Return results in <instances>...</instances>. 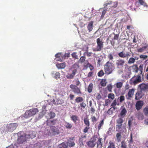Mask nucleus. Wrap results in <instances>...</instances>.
I'll list each match as a JSON object with an SVG mask.
<instances>
[{"instance_id":"4c0bfd02","label":"nucleus","mask_w":148,"mask_h":148,"mask_svg":"<svg viewBox=\"0 0 148 148\" xmlns=\"http://www.w3.org/2000/svg\"><path fill=\"white\" fill-rule=\"evenodd\" d=\"M86 58V57L85 56H82L81 57L79 60V62L81 63L84 62Z\"/></svg>"},{"instance_id":"f8f14e48","label":"nucleus","mask_w":148,"mask_h":148,"mask_svg":"<svg viewBox=\"0 0 148 148\" xmlns=\"http://www.w3.org/2000/svg\"><path fill=\"white\" fill-rule=\"evenodd\" d=\"M127 112V111L126 109L125 108H123L121 111L120 114L118 115V117L122 118H124L126 115Z\"/></svg>"},{"instance_id":"39448f33","label":"nucleus","mask_w":148,"mask_h":148,"mask_svg":"<svg viewBox=\"0 0 148 148\" xmlns=\"http://www.w3.org/2000/svg\"><path fill=\"white\" fill-rule=\"evenodd\" d=\"M97 46L96 48L93 49L94 51H100L103 47V42L100 38L97 40Z\"/></svg>"},{"instance_id":"9b49d317","label":"nucleus","mask_w":148,"mask_h":148,"mask_svg":"<svg viewBox=\"0 0 148 148\" xmlns=\"http://www.w3.org/2000/svg\"><path fill=\"white\" fill-rule=\"evenodd\" d=\"M139 86L141 91L145 92L148 91V84L142 83L139 85Z\"/></svg>"},{"instance_id":"0e129e2a","label":"nucleus","mask_w":148,"mask_h":148,"mask_svg":"<svg viewBox=\"0 0 148 148\" xmlns=\"http://www.w3.org/2000/svg\"><path fill=\"white\" fill-rule=\"evenodd\" d=\"M87 65L89 66L90 69V70L92 71L94 69L93 66L90 64L88 63L87 64Z\"/></svg>"},{"instance_id":"79ce46f5","label":"nucleus","mask_w":148,"mask_h":148,"mask_svg":"<svg viewBox=\"0 0 148 148\" xmlns=\"http://www.w3.org/2000/svg\"><path fill=\"white\" fill-rule=\"evenodd\" d=\"M123 121V118L121 117H119V118L116 120V123H119L121 124H122Z\"/></svg>"},{"instance_id":"cd10ccee","label":"nucleus","mask_w":148,"mask_h":148,"mask_svg":"<svg viewBox=\"0 0 148 148\" xmlns=\"http://www.w3.org/2000/svg\"><path fill=\"white\" fill-rule=\"evenodd\" d=\"M84 123L85 125L87 126H89L90 125V122L88 117L84 118Z\"/></svg>"},{"instance_id":"f704fd0d","label":"nucleus","mask_w":148,"mask_h":148,"mask_svg":"<svg viewBox=\"0 0 148 148\" xmlns=\"http://www.w3.org/2000/svg\"><path fill=\"white\" fill-rule=\"evenodd\" d=\"M107 82L105 79H102L100 82V84L102 86H105L106 85Z\"/></svg>"},{"instance_id":"09e8293b","label":"nucleus","mask_w":148,"mask_h":148,"mask_svg":"<svg viewBox=\"0 0 148 148\" xmlns=\"http://www.w3.org/2000/svg\"><path fill=\"white\" fill-rule=\"evenodd\" d=\"M99 138L97 137V136H94L92 138H91L92 141L94 142L95 143L97 140H98V139Z\"/></svg>"},{"instance_id":"69168bd1","label":"nucleus","mask_w":148,"mask_h":148,"mask_svg":"<svg viewBox=\"0 0 148 148\" xmlns=\"http://www.w3.org/2000/svg\"><path fill=\"white\" fill-rule=\"evenodd\" d=\"M140 58H143L144 59H146L147 58V56L141 55L140 56Z\"/></svg>"},{"instance_id":"2f4dec72","label":"nucleus","mask_w":148,"mask_h":148,"mask_svg":"<svg viewBox=\"0 0 148 148\" xmlns=\"http://www.w3.org/2000/svg\"><path fill=\"white\" fill-rule=\"evenodd\" d=\"M67 145L64 143L59 145L58 146V148H67Z\"/></svg>"},{"instance_id":"4468645a","label":"nucleus","mask_w":148,"mask_h":148,"mask_svg":"<svg viewBox=\"0 0 148 148\" xmlns=\"http://www.w3.org/2000/svg\"><path fill=\"white\" fill-rule=\"evenodd\" d=\"M143 105V101H139L137 102L136 104V108L138 110H139L141 109Z\"/></svg>"},{"instance_id":"a18cd8bd","label":"nucleus","mask_w":148,"mask_h":148,"mask_svg":"<svg viewBox=\"0 0 148 148\" xmlns=\"http://www.w3.org/2000/svg\"><path fill=\"white\" fill-rule=\"evenodd\" d=\"M108 97L109 99L113 100L114 98V95L113 93H110L108 95Z\"/></svg>"},{"instance_id":"774afa93","label":"nucleus","mask_w":148,"mask_h":148,"mask_svg":"<svg viewBox=\"0 0 148 148\" xmlns=\"http://www.w3.org/2000/svg\"><path fill=\"white\" fill-rule=\"evenodd\" d=\"M101 98V96L99 93H97V96L96 97V99L98 100H99Z\"/></svg>"},{"instance_id":"f3484780","label":"nucleus","mask_w":148,"mask_h":148,"mask_svg":"<svg viewBox=\"0 0 148 148\" xmlns=\"http://www.w3.org/2000/svg\"><path fill=\"white\" fill-rule=\"evenodd\" d=\"M93 21H91L90 22L87 26V28L89 32H90L92 31L93 27Z\"/></svg>"},{"instance_id":"b1692460","label":"nucleus","mask_w":148,"mask_h":148,"mask_svg":"<svg viewBox=\"0 0 148 148\" xmlns=\"http://www.w3.org/2000/svg\"><path fill=\"white\" fill-rule=\"evenodd\" d=\"M71 120L74 122L75 124H76L77 121L79 119L78 116L76 115H72L71 116Z\"/></svg>"},{"instance_id":"412c9836","label":"nucleus","mask_w":148,"mask_h":148,"mask_svg":"<svg viewBox=\"0 0 148 148\" xmlns=\"http://www.w3.org/2000/svg\"><path fill=\"white\" fill-rule=\"evenodd\" d=\"M143 96L142 93L141 91L137 92L135 95V99L136 100H139Z\"/></svg>"},{"instance_id":"7c9ffc66","label":"nucleus","mask_w":148,"mask_h":148,"mask_svg":"<svg viewBox=\"0 0 148 148\" xmlns=\"http://www.w3.org/2000/svg\"><path fill=\"white\" fill-rule=\"evenodd\" d=\"M135 62V59L133 57H131L130 58L129 60L128 61L127 63L128 64H132L134 63Z\"/></svg>"},{"instance_id":"603ef678","label":"nucleus","mask_w":148,"mask_h":148,"mask_svg":"<svg viewBox=\"0 0 148 148\" xmlns=\"http://www.w3.org/2000/svg\"><path fill=\"white\" fill-rule=\"evenodd\" d=\"M77 53H73L71 54V56L72 57L75 59H78V56L76 54Z\"/></svg>"},{"instance_id":"20e7f679","label":"nucleus","mask_w":148,"mask_h":148,"mask_svg":"<svg viewBox=\"0 0 148 148\" xmlns=\"http://www.w3.org/2000/svg\"><path fill=\"white\" fill-rule=\"evenodd\" d=\"M38 112V110L37 109L32 108L31 109L26 111L24 114V117L26 118H27L29 117L35 115Z\"/></svg>"},{"instance_id":"49530a36","label":"nucleus","mask_w":148,"mask_h":148,"mask_svg":"<svg viewBox=\"0 0 148 148\" xmlns=\"http://www.w3.org/2000/svg\"><path fill=\"white\" fill-rule=\"evenodd\" d=\"M104 74V73L103 70H101L98 73V75L99 77H102Z\"/></svg>"},{"instance_id":"7ed1b4c3","label":"nucleus","mask_w":148,"mask_h":148,"mask_svg":"<svg viewBox=\"0 0 148 148\" xmlns=\"http://www.w3.org/2000/svg\"><path fill=\"white\" fill-rule=\"evenodd\" d=\"M141 77L138 75L133 76L130 81V83L131 85H135L141 82Z\"/></svg>"},{"instance_id":"0eeeda50","label":"nucleus","mask_w":148,"mask_h":148,"mask_svg":"<svg viewBox=\"0 0 148 148\" xmlns=\"http://www.w3.org/2000/svg\"><path fill=\"white\" fill-rule=\"evenodd\" d=\"M60 133V131L55 126H51L50 127V129L49 132L48 134V135H55L58 134Z\"/></svg>"},{"instance_id":"9d476101","label":"nucleus","mask_w":148,"mask_h":148,"mask_svg":"<svg viewBox=\"0 0 148 148\" xmlns=\"http://www.w3.org/2000/svg\"><path fill=\"white\" fill-rule=\"evenodd\" d=\"M118 55L121 58H128L130 57V53L129 52H127L126 53H125L123 51L119 53Z\"/></svg>"},{"instance_id":"680f3d73","label":"nucleus","mask_w":148,"mask_h":148,"mask_svg":"<svg viewBox=\"0 0 148 148\" xmlns=\"http://www.w3.org/2000/svg\"><path fill=\"white\" fill-rule=\"evenodd\" d=\"M57 104H62L63 103V101L61 100L60 99H58L57 101Z\"/></svg>"},{"instance_id":"864d4df0","label":"nucleus","mask_w":148,"mask_h":148,"mask_svg":"<svg viewBox=\"0 0 148 148\" xmlns=\"http://www.w3.org/2000/svg\"><path fill=\"white\" fill-rule=\"evenodd\" d=\"M119 101L120 102H122L125 99V97L124 96H121L119 97Z\"/></svg>"},{"instance_id":"72a5a7b5","label":"nucleus","mask_w":148,"mask_h":148,"mask_svg":"<svg viewBox=\"0 0 148 148\" xmlns=\"http://www.w3.org/2000/svg\"><path fill=\"white\" fill-rule=\"evenodd\" d=\"M104 124V119H103L100 121L98 125V130H99L101 128V127Z\"/></svg>"},{"instance_id":"c85d7f7f","label":"nucleus","mask_w":148,"mask_h":148,"mask_svg":"<svg viewBox=\"0 0 148 148\" xmlns=\"http://www.w3.org/2000/svg\"><path fill=\"white\" fill-rule=\"evenodd\" d=\"M87 145L89 147H93L95 145V143L92 141H90L87 143Z\"/></svg>"},{"instance_id":"6e6d98bb","label":"nucleus","mask_w":148,"mask_h":148,"mask_svg":"<svg viewBox=\"0 0 148 148\" xmlns=\"http://www.w3.org/2000/svg\"><path fill=\"white\" fill-rule=\"evenodd\" d=\"M108 90L110 92L112 91V86L111 84L108 85L107 86Z\"/></svg>"},{"instance_id":"bf43d9fd","label":"nucleus","mask_w":148,"mask_h":148,"mask_svg":"<svg viewBox=\"0 0 148 148\" xmlns=\"http://www.w3.org/2000/svg\"><path fill=\"white\" fill-rule=\"evenodd\" d=\"M144 112L145 115L146 116L148 115V109L147 108H145L144 110Z\"/></svg>"},{"instance_id":"4be33fe9","label":"nucleus","mask_w":148,"mask_h":148,"mask_svg":"<svg viewBox=\"0 0 148 148\" xmlns=\"http://www.w3.org/2000/svg\"><path fill=\"white\" fill-rule=\"evenodd\" d=\"M64 125L67 129H70L72 127V125L69 122L65 121L64 122Z\"/></svg>"},{"instance_id":"13d9d810","label":"nucleus","mask_w":148,"mask_h":148,"mask_svg":"<svg viewBox=\"0 0 148 148\" xmlns=\"http://www.w3.org/2000/svg\"><path fill=\"white\" fill-rule=\"evenodd\" d=\"M70 53H65L63 56V58H65L66 57L68 58L70 57Z\"/></svg>"},{"instance_id":"ddd939ff","label":"nucleus","mask_w":148,"mask_h":148,"mask_svg":"<svg viewBox=\"0 0 148 148\" xmlns=\"http://www.w3.org/2000/svg\"><path fill=\"white\" fill-rule=\"evenodd\" d=\"M62 54L61 53H58L56 54L55 56L56 57V61L60 62L62 61L63 58L62 56Z\"/></svg>"},{"instance_id":"e2e57ef3","label":"nucleus","mask_w":148,"mask_h":148,"mask_svg":"<svg viewBox=\"0 0 148 148\" xmlns=\"http://www.w3.org/2000/svg\"><path fill=\"white\" fill-rule=\"evenodd\" d=\"M92 122H94L97 121V119L95 116H93L91 118Z\"/></svg>"},{"instance_id":"a19ab883","label":"nucleus","mask_w":148,"mask_h":148,"mask_svg":"<svg viewBox=\"0 0 148 148\" xmlns=\"http://www.w3.org/2000/svg\"><path fill=\"white\" fill-rule=\"evenodd\" d=\"M117 104V102H116V99L114 100L112 103L111 104V106H112V108H113L114 109V110H115L116 108L115 107V106Z\"/></svg>"},{"instance_id":"5fc2aeb1","label":"nucleus","mask_w":148,"mask_h":148,"mask_svg":"<svg viewBox=\"0 0 148 148\" xmlns=\"http://www.w3.org/2000/svg\"><path fill=\"white\" fill-rule=\"evenodd\" d=\"M60 76V74L58 72H56L55 74L54 77L57 79L58 78H59Z\"/></svg>"},{"instance_id":"473e14b6","label":"nucleus","mask_w":148,"mask_h":148,"mask_svg":"<svg viewBox=\"0 0 148 148\" xmlns=\"http://www.w3.org/2000/svg\"><path fill=\"white\" fill-rule=\"evenodd\" d=\"M92 88L93 84L92 83H90L88 88V91L89 93L92 92Z\"/></svg>"},{"instance_id":"a878e982","label":"nucleus","mask_w":148,"mask_h":148,"mask_svg":"<svg viewBox=\"0 0 148 148\" xmlns=\"http://www.w3.org/2000/svg\"><path fill=\"white\" fill-rule=\"evenodd\" d=\"M148 48V45L144 46L141 48L137 49V51L138 52L141 53L143 52L146 48Z\"/></svg>"},{"instance_id":"e433bc0d","label":"nucleus","mask_w":148,"mask_h":148,"mask_svg":"<svg viewBox=\"0 0 148 148\" xmlns=\"http://www.w3.org/2000/svg\"><path fill=\"white\" fill-rule=\"evenodd\" d=\"M123 85V83L121 82H117L116 83V86L117 88H121L122 87Z\"/></svg>"},{"instance_id":"c756f323","label":"nucleus","mask_w":148,"mask_h":148,"mask_svg":"<svg viewBox=\"0 0 148 148\" xmlns=\"http://www.w3.org/2000/svg\"><path fill=\"white\" fill-rule=\"evenodd\" d=\"M107 148H116L114 143L110 141L109 142V145H108Z\"/></svg>"},{"instance_id":"aec40b11","label":"nucleus","mask_w":148,"mask_h":148,"mask_svg":"<svg viewBox=\"0 0 148 148\" xmlns=\"http://www.w3.org/2000/svg\"><path fill=\"white\" fill-rule=\"evenodd\" d=\"M102 138H99L98 140L96 142L97 148H101L102 147V144L101 143Z\"/></svg>"},{"instance_id":"6ab92c4d","label":"nucleus","mask_w":148,"mask_h":148,"mask_svg":"<svg viewBox=\"0 0 148 148\" xmlns=\"http://www.w3.org/2000/svg\"><path fill=\"white\" fill-rule=\"evenodd\" d=\"M134 89L133 88L130 89L128 93H127V95L128 96V98H127V99H129L130 98L132 97L134 93Z\"/></svg>"},{"instance_id":"bb28decb","label":"nucleus","mask_w":148,"mask_h":148,"mask_svg":"<svg viewBox=\"0 0 148 148\" xmlns=\"http://www.w3.org/2000/svg\"><path fill=\"white\" fill-rule=\"evenodd\" d=\"M113 127L111 126L110 127L107 132L106 134L108 135H111L112 134V132L113 131Z\"/></svg>"},{"instance_id":"2eb2a0df","label":"nucleus","mask_w":148,"mask_h":148,"mask_svg":"<svg viewBox=\"0 0 148 148\" xmlns=\"http://www.w3.org/2000/svg\"><path fill=\"white\" fill-rule=\"evenodd\" d=\"M74 138H70L68 140L67 143V145L69 146L70 147H72L74 146L75 144L73 140Z\"/></svg>"},{"instance_id":"4d7b16f0","label":"nucleus","mask_w":148,"mask_h":148,"mask_svg":"<svg viewBox=\"0 0 148 148\" xmlns=\"http://www.w3.org/2000/svg\"><path fill=\"white\" fill-rule=\"evenodd\" d=\"M90 129L89 126H87L84 129L83 132L84 133H86L88 131V130Z\"/></svg>"},{"instance_id":"c03bdc74","label":"nucleus","mask_w":148,"mask_h":148,"mask_svg":"<svg viewBox=\"0 0 148 148\" xmlns=\"http://www.w3.org/2000/svg\"><path fill=\"white\" fill-rule=\"evenodd\" d=\"M116 137L119 141H120L121 138V136L120 132L116 134Z\"/></svg>"},{"instance_id":"1a4fd4ad","label":"nucleus","mask_w":148,"mask_h":148,"mask_svg":"<svg viewBox=\"0 0 148 148\" xmlns=\"http://www.w3.org/2000/svg\"><path fill=\"white\" fill-rule=\"evenodd\" d=\"M70 88L73 90V92L75 94H81V92L79 88L75 85L71 84L70 86Z\"/></svg>"},{"instance_id":"3c124183","label":"nucleus","mask_w":148,"mask_h":148,"mask_svg":"<svg viewBox=\"0 0 148 148\" xmlns=\"http://www.w3.org/2000/svg\"><path fill=\"white\" fill-rule=\"evenodd\" d=\"M108 58L110 60H112L114 59L112 53H110L108 55Z\"/></svg>"},{"instance_id":"338daca9","label":"nucleus","mask_w":148,"mask_h":148,"mask_svg":"<svg viewBox=\"0 0 148 148\" xmlns=\"http://www.w3.org/2000/svg\"><path fill=\"white\" fill-rule=\"evenodd\" d=\"M80 106L83 108H84L86 106V104L84 102H82L80 104Z\"/></svg>"},{"instance_id":"6e6552de","label":"nucleus","mask_w":148,"mask_h":148,"mask_svg":"<svg viewBox=\"0 0 148 148\" xmlns=\"http://www.w3.org/2000/svg\"><path fill=\"white\" fill-rule=\"evenodd\" d=\"M125 63V61L124 60L119 59L116 61V64L118 68L120 69L123 68Z\"/></svg>"},{"instance_id":"393cba45","label":"nucleus","mask_w":148,"mask_h":148,"mask_svg":"<svg viewBox=\"0 0 148 148\" xmlns=\"http://www.w3.org/2000/svg\"><path fill=\"white\" fill-rule=\"evenodd\" d=\"M117 124L116 126V131L120 132L122 127V124L116 123Z\"/></svg>"},{"instance_id":"f03ea898","label":"nucleus","mask_w":148,"mask_h":148,"mask_svg":"<svg viewBox=\"0 0 148 148\" xmlns=\"http://www.w3.org/2000/svg\"><path fill=\"white\" fill-rule=\"evenodd\" d=\"M35 136H33L32 134H25L24 135H21L19 136L18 138L17 143L19 144H22L26 141L27 138H33Z\"/></svg>"},{"instance_id":"37998d69","label":"nucleus","mask_w":148,"mask_h":148,"mask_svg":"<svg viewBox=\"0 0 148 148\" xmlns=\"http://www.w3.org/2000/svg\"><path fill=\"white\" fill-rule=\"evenodd\" d=\"M126 143L125 141H123L121 142V148H126Z\"/></svg>"},{"instance_id":"423d86ee","label":"nucleus","mask_w":148,"mask_h":148,"mask_svg":"<svg viewBox=\"0 0 148 148\" xmlns=\"http://www.w3.org/2000/svg\"><path fill=\"white\" fill-rule=\"evenodd\" d=\"M17 126V124L16 123L8 124L6 126V129L8 132H12L16 129Z\"/></svg>"},{"instance_id":"de8ad7c7","label":"nucleus","mask_w":148,"mask_h":148,"mask_svg":"<svg viewBox=\"0 0 148 148\" xmlns=\"http://www.w3.org/2000/svg\"><path fill=\"white\" fill-rule=\"evenodd\" d=\"M138 3L141 5H143L144 6L146 5V3L143 1V0H138Z\"/></svg>"},{"instance_id":"dca6fc26","label":"nucleus","mask_w":148,"mask_h":148,"mask_svg":"<svg viewBox=\"0 0 148 148\" xmlns=\"http://www.w3.org/2000/svg\"><path fill=\"white\" fill-rule=\"evenodd\" d=\"M77 72V70L76 69H74L72 71V73L68 74L66 75V77L67 78L69 79H73L75 75L76 74Z\"/></svg>"},{"instance_id":"c9c22d12","label":"nucleus","mask_w":148,"mask_h":148,"mask_svg":"<svg viewBox=\"0 0 148 148\" xmlns=\"http://www.w3.org/2000/svg\"><path fill=\"white\" fill-rule=\"evenodd\" d=\"M41 147V145L40 143H38L33 145V148H40Z\"/></svg>"},{"instance_id":"f257e3e1","label":"nucleus","mask_w":148,"mask_h":148,"mask_svg":"<svg viewBox=\"0 0 148 148\" xmlns=\"http://www.w3.org/2000/svg\"><path fill=\"white\" fill-rule=\"evenodd\" d=\"M113 65L111 62H107L104 66V70L105 73L107 74H109L112 73L113 71Z\"/></svg>"},{"instance_id":"052dcab7","label":"nucleus","mask_w":148,"mask_h":148,"mask_svg":"<svg viewBox=\"0 0 148 148\" xmlns=\"http://www.w3.org/2000/svg\"><path fill=\"white\" fill-rule=\"evenodd\" d=\"M112 107L110 108L107 112V113L109 115L113 113L112 110Z\"/></svg>"},{"instance_id":"a211bd4d","label":"nucleus","mask_w":148,"mask_h":148,"mask_svg":"<svg viewBox=\"0 0 148 148\" xmlns=\"http://www.w3.org/2000/svg\"><path fill=\"white\" fill-rule=\"evenodd\" d=\"M86 136L84 135L83 136H82L81 137L79 138V142L80 145H84V143L86 140Z\"/></svg>"},{"instance_id":"58836bf2","label":"nucleus","mask_w":148,"mask_h":148,"mask_svg":"<svg viewBox=\"0 0 148 148\" xmlns=\"http://www.w3.org/2000/svg\"><path fill=\"white\" fill-rule=\"evenodd\" d=\"M83 99L82 97H78L76 98L75 101L77 103H79L83 101Z\"/></svg>"},{"instance_id":"8fccbe9b","label":"nucleus","mask_w":148,"mask_h":148,"mask_svg":"<svg viewBox=\"0 0 148 148\" xmlns=\"http://www.w3.org/2000/svg\"><path fill=\"white\" fill-rule=\"evenodd\" d=\"M134 71L135 73H137L138 71V68L137 65H135L133 66Z\"/></svg>"},{"instance_id":"ea45409f","label":"nucleus","mask_w":148,"mask_h":148,"mask_svg":"<svg viewBox=\"0 0 148 148\" xmlns=\"http://www.w3.org/2000/svg\"><path fill=\"white\" fill-rule=\"evenodd\" d=\"M143 66L144 65L143 64H141L139 66V68H138V70L140 71V74H142L143 73Z\"/></svg>"},{"instance_id":"5701e85b","label":"nucleus","mask_w":148,"mask_h":148,"mask_svg":"<svg viewBox=\"0 0 148 148\" xmlns=\"http://www.w3.org/2000/svg\"><path fill=\"white\" fill-rule=\"evenodd\" d=\"M56 66L59 69H63L66 66V63L65 62H63L60 64H56Z\"/></svg>"}]
</instances>
